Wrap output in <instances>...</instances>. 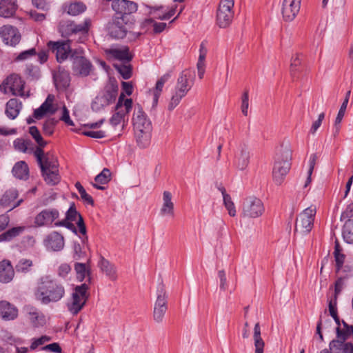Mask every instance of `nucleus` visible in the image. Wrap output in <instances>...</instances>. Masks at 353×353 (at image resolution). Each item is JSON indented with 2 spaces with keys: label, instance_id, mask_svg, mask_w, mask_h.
I'll use <instances>...</instances> for the list:
<instances>
[{
  "label": "nucleus",
  "instance_id": "f257e3e1",
  "mask_svg": "<svg viewBox=\"0 0 353 353\" xmlns=\"http://www.w3.org/2000/svg\"><path fill=\"white\" fill-rule=\"evenodd\" d=\"M34 295L37 301L47 305L60 301L65 295V289L62 284L50 276H43L38 279Z\"/></svg>",
  "mask_w": 353,
  "mask_h": 353
},
{
  "label": "nucleus",
  "instance_id": "f03ea898",
  "mask_svg": "<svg viewBox=\"0 0 353 353\" xmlns=\"http://www.w3.org/2000/svg\"><path fill=\"white\" fill-rule=\"evenodd\" d=\"M132 124L134 137L138 145L142 148L148 147L151 139L152 131V122L139 104L134 108Z\"/></svg>",
  "mask_w": 353,
  "mask_h": 353
},
{
  "label": "nucleus",
  "instance_id": "7ed1b4c3",
  "mask_svg": "<svg viewBox=\"0 0 353 353\" xmlns=\"http://www.w3.org/2000/svg\"><path fill=\"white\" fill-rule=\"evenodd\" d=\"M34 154L45 181L50 185L57 184L60 181V176L57 158L50 152L44 153L40 148L35 149Z\"/></svg>",
  "mask_w": 353,
  "mask_h": 353
},
{
  "label": "nucleus",
  "instance_id": "20e7f679",
  "mask_svg": "<svg viewBox=\"0 0 353 353\" xmlns=\"http://www.w3.org/2000/svg\"><path fill=\"white\" fill-rule=\"evenodd\" d=\"M194 85V78L188 70L181 72L168 105V110L172 111L186 96Z\"/></svg>",
  "mask_w": 353,
  "mask_h": 353
},
{
  "label": "nucleus",
  "instance_id": "39448f33",
  "mask_svg": "<svg viewBox=\"0 0 353 353\" xmlns=\"http://www.w3.org/2000/svg\"><path fill=\"white\" fill-rule=\"evenodd\" d=\"M292 152L285 148L277 154L272 170V177L276 185H281L290 169Z\"/></svg>",
  "mask_w": 353,
  "mask_h": 353
},
{
  "label": "nucleus",
  "instance_id": "423d86ee",
  "mask_svg": "<svg viewBox=\"0 0 353 353\" xmlns=\"http://www.w3.org/2000/svg\"><path fill=\"white\" fill-rule=\"evenodd\" d=\"M316 213L314 205H310L303 210L296 219L294 233L301 236L307 234L314 226Z\"/></svg>",
  "mask_w": 353,
  "mask_h": 353
},
{
  "label": "nucleus",
  "instance_id": "0eeeda50",
  "mask_svg": "<svg viewBox=\"0 0 353 353\" xmlns=\"http://www.w3.org/2000/svg\"><path fill=\"white\" fill-rule=\"evenodd\" d=\"M132 25L130 16H116L109 22L108 32L112 38L123 39L132 28Z\"/></svg>",
  "mask_w": 353,
  "mask_h": 353
},
{
  "label": "nucleus",
  "instance_id": "6e6552de",
  "mask_svg": "<svg viewBox=\"0 0 353 353\" xmlns=\"http://www.w3.org/2000/svg\"><path fill=\"white\" fill-rule=\"evenodd\" d=\"M157 299L154 305L153 319L157 323H162L168 310V295L165 285L159 283L157 288Z\"/></svg>",
  "mask_w": 353,
  "mask_h": 353
},
{
  "label": "nucleus",
  "instance_id": "1a4fd4ad",
  "mask_svg": "<svg viewBox=\"0 0 353 353\" xmlns=\"http://www.w3.org/2000/svg\"><path fill=\"white\" fill-rule=\"evenodd\" d=\"M265 207L262 201L255 196L244 199L242 204V216L245 218L256 219L262 216Z\"/></svg>",
  "mask_w": 353,
  "mask_h": 353
},
{
  "label": "nucleus",
  "instance_id": "9d476101",
  "mask_svg": "<svg viewBox=\"0 0 353 353\" xmlns=\"http://www.w3.org/2000/svg\"><path fill=\"white\" fill-rule=\"evenodd\" d=\"M118 88L114 85H109L95 97L92 103L91 108L94 112H99L105 107L113 103L117 96Z\"/></svg>",
  "mask_w": 353,
  "mask_h": 353
},
{
  "label": "nucleus",
  "instance_id": "9b49d317",
  "mask_svg": "<svg viewBox=\"0 0 353 353\" xmlns=\"http://www.w3.org/2000/svg\"><path fill=\"white\" fill-rule=\"evenodd\" d=\"M234 5V0H221L216 12V24L220 28H226L231 24Z\"/></svg>",
  "mask_w": 353,
  "mask_h": 353
},
{
  "label": "nucleus",
  "instance_id": "f8f14e48",
  "mask_svg": "<svg viewBox=\"0 0 353 353\" xmlns=\"http://www.w3.org/2000/svg\"><path fill=\"white\" fill-rule=\"evenodd\" d=\"M88 286L86 284H82L77 286L72 294L70 302L68 303V310L72 314H78L86 303Z\"/></svg>",
  "mask_w": 353,
  "mask_h": 353
},
{
  "label": "nucleus",
  "instance_id": "ddd939ff",
  "mask_svg": "<svg viewBox=\"0 0 353 353\" xmlns=\"http://www.w3.org/2000/svg\"><path fill=\"white\" fill-rule=\"evenodd\" d=\"M132 106V100L131 99H125V95L122 93L119 97L115 107L117 111L110 119V123L113 126L119 125L124 119L125 116L129 113Z\"/></svg>",
  "mask_w": 353,
  "mask_h": 353
},
{
  "label": "nucleus",
  "instance_id": "4468645a",
  "mask_svg": "<svg viewBox=\"0 0 353 353\" xmlns=\"http://www.w3.org/2000/svg\"><path fill=\"white\" fill-rule=\"evenodd\" d=\"M59 211L56 208H46L38 213L34 219L36 227H50L59 217Z\"/></svg>",
  "mask_w": 353,
  "mask_h": 353
},
{
  "label": "nucleus",
  "instance_id": "2eb2a0df",
  "mask_svg": "<svg viewBox=\"0 0 353 353\" xmlns=\"http://www.w3.org/2000/svg\"><path fill=\"white\" fill-rule=\"evenodd\" d=\"M72 70L74 74L81 77H87L90 74L92 65L83 56L74 52L72 55Z\"/></svg>",
  "mask_w": 353,
  "mask_h": 353
},
{
  "label": "nucleus",
  "instance_id": "dca6fc26",
  "mask_svg": "<svg viewBox=\"0 0 353 353\" xmlns=\"http://www.w3.org/2000/svg\"><path fill=\"white\" fill-rule=\"evenodd\" d=\"M301 0H283L282 14L286 21H292L296 17L301 8Z\"/></svg>",
  "mask_w": 353,
  "mask_h": 353
},
{
  "label": "nucleus",
  "instance_id": "f3484780",
  "mask_svg": "<svg viewBox=\"0 0 353 353\" xmlns=\"http://www.w3.org/2000/svg\"><path fill=\"white\" fill-rule=\"evenodd\" d=\"M70 42V40L57 42L50 41L48 43V46L55 53L58 62L61 63L68 58L69 53L71 52Z\"/></svg>",
  "mask_w": 353,
  "mask_h": 353
},
{
  "label": "nucleus",
  "instance_id": "a211bd4d",
  "mask_svg": "<svg viewBox=\"0 0 353 353\" xmlns=\"http://www.w3.org/2000/svg\"><path fill=\"white\" fill-rule=\"evenodd\" d=\"M0 36L3 42L12 46H16L21 39L18 30L12 26H3L0 28Z\"/></svg>",
  "mask_w": 353,
  "mask_h": 353
},
{
  "label": "nucleus",
  "instance_id": "6ab92c4d",
  "mask_svg": "<svg viewBox=\"0 0 353 353\" xmlns=\"http://www.w3.org/2000/svg\"><path fill=\"white\" fill-rule=\"evenodd\" d=\"M250 150L245 144H242L239 147V152L235 156L234 166L240 171L245 170L250 159Z\"/></svg>",
  "mask_w": 353,
  "mask_h": 353
},
{
  "label": "nucleus",
  "instance_id": "aec40b11",
  "mask_svg": "<svg viewBox=\"0 0 353 353\" xmlns=\"http://www.w3.org/2000/svg\"><path fill=\"white\" fill-rule=\"evenodd\" d=\"M18 196V191L15 188H11L7 190L0 199V205L4 208L8 209V211H11L14 208L19 206L22 202L23 199L16 201Z\"/></svg>",
  "mask_w": 353,
  "mask_h": 353
},
{
  "label": "nucleus",
  "instance_id": "412c9836",
  "mask_svg": "<svg viewBox=\"0 0 353 353\" xmlns=\"http://www.w3.org/2000/svg\"><path fill=\"white\" fill-rule=\"evenodd\" d=\"M5 84L13 95L25 96L23 92L24 82L19 75L15 74H11L6 79Z\"/></svg>",
  "mask_w": 353,
  "mask_h": 353
},
{
  "label": "nucleus",
  "instance_id": "4be33fe9",
  "mask_svg": "<svg viewBox=\"0 0 353 353\" xmlns=\"http://www.w3.org/2000/svg\"><path fill=\"white\" fill-rule=\"evenodd\" d=\"M112 8L117 14H121V16H130V14L137 10V6L135 3L128 0H113Z\"/></svg>",
  "mask_w": 353,
  "mask_h": 353
},
{
  "label": "nucleus",
  "instance_id": "5701e85b",
  "mask_svg": "<svg viewBox=\"0 0 353 353\" xmlns=\"http://www.w3.org/2000/svg\"><path fill=\"white\" fill-rule=\"evenodd\" d=\"M44 243L48 249L60 251L64 247V238L59 232H52L46 236Z\"/></svg>",
  "mask_w": 353,
  "mask_h": 353
},
{
  "label": "nucleus",
  "instance_id": "b1692460",
  "mask_svg": "<svg viewBox=\"0 0 353 353\" xmlns=\"http://www.w3.org/2000/svg\"><path fill=\"white\" fill-rule=\"evenodd\" d=\"M18 316L17 308L6 301H0V317L5 321H11Z\"/></svg>",
  "mask_w": 353,
  "mask_h": 353
},
{
  "label": "nucleus",
  "instance_id": "393cba45",
  "mask_svg": "<svg viewBox=\"0 0 353 353\" xmlns=\"http://www.w3.org/2000/svg\"><path fill=\"white\" fill-rule=\"evenodd\" d=\"M172 195L169 191H164L163 193V203L160 210L161 216H169L173 217L174 215V205L172 201Z\"/></svg>",
  "mask_w": 353,
  "mask_h": 353
},
{
  "label": "nucleus",
  "instance_id": "a878e982",
  "mask_svg": "<svg viewBox=\"0 0 353 353\" xmlns=\"http://www.w3.org/2000/svg\"><path fill=\"white\" fill-rule=\"evenodd\" d=\"M99 267L108 279L112 281L117 279V272L115 265L101 256L99 261Z\"/></svg>",
  "mask_w": 353,
  "mask_h": 353
},
{
  "label": "nucleus",
  "instance_id": "bb28decb",
  "mask_svg": "<svg viewBox=\"0 0 353 353\" xmlns=\"http://www.w3.org/2000/svg\"><path fill=\"white\" fill-rule=\"evenodd\" d=\"M14 276V271L10 261L3 260L0 262V282L8 283Z\"/></svg>",
  "mask_w": 353,
  "mask_h": 353
},
{
  "label": "nucleus",
  "instance_id": "cd10ccee",
  "mask_svg": "<svg viewBox=\"0 0 353 353\" xmlns=\"http://www.w3.org/2000/svg\"><path fill=\"white\" fill-rule=\"evenodd\" d=\"M27 313L28 319L34 327H42L46 324V319L45 316L37 309L28 307H27Z\"/></svg>",
  "mask_w": 353,
  "mask_h": 353
},
{
  "label": "nucleus",
  "instance_id": "c85d7f7f",
  "mask_svg": "<svg viewBox=\"0 0 353 353\" xmlns=\"http://www.w3.org/2000/svg\"><path fill=\"white\" fill-rule=\"evenodd\" d=\"M17 0H1L0 17L9 18L12 17L17 9Z\"/></svg>",
  "mask_w": 353,
  "mask_h": 353
},
{
  "label": "nucleus",
  "instance_id": "c756f323",
  "mask_svg": "<svg viewBox=\"0 0 353 353\" xmlns=\"http://www.w3.org/2000/svg\"><path fill=\"white\" fill-rule=\"evenodd\" d=\"M111 179V172L109 169L103 168V170L94 178V183H92L94 188L97 190H103L105 187L102 185L108 183Z\"/></svg>",
  "mask_w": 353,
  "mask_h": 353
},
{
  "label": "nucleus",
  "instance_id": "7c9ffc66",
  "mask_svg": "<svg viewBox=\"0 0 353 353\" xmlns=\"http://www.w3.org/2000/svg\"><path fill=\"white\" fill-rule=\"evenodd\" d=\"M254 353H263L265 342L261 337V330L259 322L256 323L253 330Z\"/></svg>",
  "mask_w": 353,
  "mask_h": 353
},
{
  "label": "nucleus",
  "instance_id": "2f4dec72",
  "mask_svg": "<svg viewBox=\"0 0 353 353\" xmlns=\"http://www.w3.org/2000/svg\"><path fill=\"white\" fill-rule=\"evenodd\" d=\"M12 172L17 179L26 180L29 176V168L26 163L21 161L15 163Z\"/></svg>",
  "mask_w": 353,
  "mask_h": 353
},
{
  "label": "nucleus",
  "instance_id": "473e14b6",
  "mask_svg": "<svg viewBox=\"0 0 353 353\" xmlns=\"http://www.w3.org/2000/svg\"><path fill=\"white\" fill-rule=\"evenodd\" d=\"M21 103L17 99H10L6 107V114L11 119H14L19 114Z\"/></svg>",
  "mask_w": 353,
  "mask_h": 353
},
{
  "label": "nucleus",
  "instance_id": "72a5a7b5",
  "mask_svg": "<svg viewBox=\"0 0 353 353\" xmlns=\"http://www.w3.org/2000/svg\"><path fill=\"white\" fill-rule=\"evenodd\" d=\"M91 26V20L88 18L85 19L83 23L77 24L73 21V34H81L79 42H83L88 34Z\"/></svg>",
  "mask_w": 353,
  "mask_h": 353
},
{
  "label": "nucleus",
  "instance_id": "f704fd0d",
  "mask_svg": "<svg viewBox=\"0 0 353 353\" xmlns=\"http://www.w3.org/2000/svg\"><path fill=\"white\" fill-rule=\"evenodd\" d=\"M54 80L57 87L66 88L70 85V77L68 72L64 70H59L54 74Z\"/></svg>",
  "mask_w": 353,
  "mask_h": 353
},
{
  "label": "nucleus",
  "instance_id": "c9c22d12",
  "mask_svg": "<svg viewBox=\"0 0 353 353\" xmlns=\"http://www.w3.org/2000/svg\"><path fill=\"white\" fill-rule=\"evenodd\" d=\"M170 74L166 73L163 74L157 82L155 88L153 90V107H155L158 103L159 97L162 92L163 85L165 82L170 78Z\"/></svg>",
  "mask_w": 353,
  "mask_h": 353
},
{
  "label": "nucleus",
  "instance_id": "e433bc0d",
  "mask_svg": "<svg viewBox=\"0 0 353 353\" xmlns=\"http://www.w3.org/2000/svg\"><path fill=\"white\" fill-rule=\"evenodd\" d=\"M108 55L121 61H129L131 59V56L129 54L128 49H118L112 48L105 50Z\"/></svg>",
  "mask_w": 353,
  "mask_h": 353
},
{
  "label": "nucleus",
  "instance_id": "4c0bfd02",
  "mask_svg": "<svg viewBox=\"0 0 353 353\" xmlns=\"http://www.w3.org/2000/svg\"><path fill=\"white\" fill-rule=\"evenodd\" d=\"M64 10L68 14L76 16L83 12L86 10V6L81 2H73L65 5Z\"/></svg>",
  "mask_w": 353,
  "mask_h": 353
},
{
  "label": "nucleus",
  "instance_id": "58836bf2",
  "mask_svg": "<svg viewBox=\"0 0 353 353\" xmlns=\"http://www.w3.org/2000/svg\"><path fill=\"white\" fill-rule=\"evenodd\" d=\"M343 238L347 243H353V220L348 219L345 221L343 228Z\"/></svg>",
  "mask_w": 353,
  "mask_h": 353
},
{
  "label": "nucleus",
  "instance_id": "ea45409f",
  "mask_svg": "<svg viewBox=\"0 0 353 353\" xmlns=\"http://www.w3.org/2000/svg\"><path fill=\"white\" fill-rule=\"evenodd\" d=\"M24 230L23 227H14L0 234V241H8L19 236Z\"/></svg>",
  "mask_w": 353,
  "mask_h": 353
},
{
  "label": "nucleus",
  "instance_id": "a19ab883",
  "mask_svg": "<svg viewBox=\"0 0 353 353\" xmlns=\"http://www.w3.org/2000/svg\"><path fill=\"white\" fill-rule=\"evenodd\" d=\"M148 8L150 9V10H149L150 14L152 15L154 17V18L160 19V20L169 19L171 17H172L174 14V13L176 12V7H174V8H172L168 12L163 13L162 15H155V12L159 10H161L163 8V7L162 6H159V7L148 6Z\"/></svg>",
  "mask_w": 353,
  "mask_h": 353
},
{
  "label": "nucleus",
  "instance_id": "79ce46f5",
  "mask_svg": "<svg viewBox=\"0 0 353 353\" xmlns=\"http://www.w3.org/2000/svg\"><path fill=\"white\" fill-rule=\"evenodd\" d=\"M73 21H61L59 23V30L63 37H69L73 34Z\"/></svg>",
  "mask_w": 353,
  "mask_h": 353
},
{
  "label": "nucleus",
  "instance_id": "37998d69",
  "mask_svg": "<svg viewBox=\"0 0 353 353\" xmlns=\"http://www.w3.org/2000/svg\"><path fill=\"white\" fill-rule=\"evenodd\" d=\"M29 133L38 144V147H37L36 149L40 148L41 150H43V148L46 145L47 142L43 139L38 128L36 126L30 127Z\"/></svg>",
  "mask_w": 353,
  "mask_h": 353
},
{
  "label": "nucleus",
  "instance_id": "c03bdc74",
  "mask_svg": "<svg viewBox=\"0 0 353 353\" xmlns=\"http://www.w3.org/2000/svg\"><path fill=\"white\" fill-rule=\"evenodd\" d=\"M222 194L223 198V203L225 207L228 211V214L231 216H235L236 212L234 204L232 201L230 196L225 192V190L224 189L222 190Z\"/></svg>",
  "mask_w": 353,
  "mask_h": 353
},
{
  "label": "nucleus",
  "instance_id": "a18cd8bd",
  "mask_svg": "<svg viewBox=\"0 0 353 353\" xmlns=\"http://www.w3.org/2000/svg\"><path fill=\"white\" fill-rule=\"evenodd\" d=\"M54 100V96L52 94H49L46 101L41 104L42 108L45 110V111L49 114H53L57 111V108L54 105L53 102Z\"/></svg>",
  "mask_w": 353,
  "mask_h": 353
},
{
  "label": "nucleus",
  "instance_id": "49530a36",
  "mask_svg": "<svg viewBox=\"0 0 353 353\" xmlns=\"http://www.w3.org/2000/svg\"><path fill=\"white\" fill-rule=\"evenodd\" d=\"M32 266V261L30 259H21L15 266L16 271L21 273H27Z\"/></svg>",
  "mask_w": 353,
  "mask_h": 353
},
{
  "label": "nucleus",
  "instance_id": "de8ad7c7",
  "mask_svg": "<svg viewBox=\"0 0 353 353\" xmlns=\"http://www.w3.org/2000/svg\"><path fill=\"white\" fill-rule=\"evenodd\" d=\"M116 70L121 74L124 79H128L132 76V68L130 65H125L123 63L114 64Z\"/></svg>",
  "mask_w": 353,
  "mask_h": 353
},
{
  "label": "nucleus",
  "instance_id": "09e8293b",
  "mask_svg": "<svg viewBox=\"0 0 353 353\" xmlns=\"http://www.w3.org/2000/svg\"><path fill=\"white\" fill-rule=\"evenodd\" d=\"M74 270L77 272L78 279L81 281H83L87 275L90 274V270L88 268L85 263H76L74 265Z\"/></svg>",
  "mask_w": 353,
  "mask_h": 353
},
{
  "label": "nucleus",
  "instance_id": "8fccbe9b",
  "mask_svg": "<svg viewBox=\"0 0 353 353\" xmlns=\"http://www.w3.org/2000/svg\"><path fill=\"white\" fill-rule=\"evenodd\" d=\"M143 24L144 26H148V25H150V24L152 25V26L154 28V32L155 33H160V32H163L167 26L165 23L155 22L153 19H145Z\"/></svg>",
  "mask_w": 353,
  "mask_h": 353
},
{
  "label": "nucleus",
  "instance_id": "3c124183",
  "mask_svg": "<svg viewBox=\"0 0 353 353\" xmlns=\"http://www.w3.org/2000/svg\"><path fill=\"white\" fill-rule=\"evenodd\" d=\"M316 160H317V156L316 154H312L310 157L309 169L307 171V180H306L304 187H307L311 182V176L312 174L314 168L315 167Z\"/></svg>",
  "mask_w": 353,
  "mask_h": 353
},
{
  "label": "nucleus",
  "instance_id": "603ef678",
  "mask_svg": "<svg viewBox=\"0 0 353 353\" xmlns=\"http://www.w3.org/2000/svg\"><path fill=\"white\" fill-rule=\"evenodd\" d=\"M57 123V120L54 118L46 120L43 125V131L46 134L51 135L54 132V128Z\"/></svg>",
  "mask_w": 353,
  "mask_h": 353
},
{
  "label": "nucleus",
  "instance_id": "864d4df0",
  "mask_svg": "<svg viewBox=\"0 0 353 353\" xmlns=\"http://www.w3.org/2000/svg\"><path fill=\"white\" fill-rule=\"evenodd\" d=\"M347 100H344L343 103L341 105V108L339 109V111L338 112V114H337L336 120H335L334 125L336 128V132H338L339 130V124L341 123V122L344 117V114H345V110L347 108Z\"/></svg>",
  "mask_w": 353,
  "mask_h": 353
},
{
  "label": "nucleus",
  "instance_id": "5fc2aeb1",
  "mask_svg": "<svg viewBox=\"0 0 353 353\" xmlns=\"http://www.w3.org/2000/svg\"><path fill=\"white\" fill-rule=\"evenodd\" d=\"M81 214L77 211L76 207L74 203H72L66 212L65 218L64 220L74 221Z\"/></svg>",
  "mask_w": 353,
  "mask_h": 353
},
{
  "label": "nucleus",
  "instance_id": "6e6d98bb",
  "mask_svg": "<svg viewBox=\"0 0 353 353\" xmlns=\"http://www.w3.org/2000/svg\"><path fill=\"white\" fill-rule=\"evenodd\" d=\"M50 340L51 338L46 335L42 336L38 339H32L30 349L34 350L40 345H43L44 343L50 341Z\"/></svg>",
  "mask_w": 353,
  "mask_h": 353
},
{
  "label": "nucleus",
  "instance_id": "4d7b16f0",
  "mask_svg": "<svg viewBox=\"0 0 353 353\" xmlns=\"http://www.w3.org/2000/svg\"><path fill=\"white\" fill-rule=\"evenodd\" d=\"M85 255V252L82 250L80 243L74 242L73 244V259L79 260Z\"/></svg>",
  "mask_w": 353,
  "mask_h": 353
},
{
  "label": "nucleus",
  "instance_id": "13d9d810",
  "mask_svg": "<svg viewBox=\"0 0 353 353\" xmlns=\"http://www.w3.org/2000/svg\"><path fill=\"white\" fill-rule=\"evenodd\" d=\"M29 142L21 139H17L14 141V148L19 151L26 152Z\"/></svg>",
  "mask_w": 353,
  "mask_h": 353
},
{
  "label": "nucleus",
  "instance_id": "bf43d9fd",
  "mask_svg": "<svg viewBox=\"0 0 353 353\" xmlns=\"http://www.w3.org/2000/svg\"><path fill=\"white\" fill-rule=\"evenodd\" d=\"M72 221H67V220H61V221H57L54 223V226L56 227H65L66 228L73 231L74 232L77 233V230L74 226V225L72 223Z\"/></svg>",
  "mask_w": 353,
  "mask_h": 353
},
{
  "label": "nucleus",
  "instance_id": "052dcab7",
  "mask_svg": "<svg viewBox=\"0 0 353 353\" xmlns=\"http://www.w3.org/2000/svg\"><path fill=\"white\" fill-rule=\"evenodd\" d=\"M37 54V51L35 48H31L28 50H25L21 52L18 57H17V61H23L31 57L35 56Z\"/></svg>",
  "mask_w": 353,
  "mask_h": 353
},
{
  "label": "nucleus",
  "instance_id": "680f3d73",
  "mask_svg": "<svg viewBox=\"0 0 353 353\" xmlns=\"http://www.w3.org/2000/svg\"><path fill=\"white\" fill-rule=\"evenodd\" d=\"M248 108H249L248 92L245 91L243 94V96H242V103H241V111H242V113L245 116L248 115Z\"/></svg>",
  "mask_w": 353,
  "mask_h": 353
},
{
  "label": "nucleus",
  "instance_id": "e2e57ef3",
  "mask_svg": "<svg viewBox=\"0 0 353 353\" xmlns=\"http://www.w3.org/2000/svg\"><path fill=\"white\" fill-rule=\"evenodd\" d=\"M77 219V225L79 228V232L85 236L84 239L82 240L83 243H85V241L88 239V236H86V228L82 216L80 215Z\"/></svg>",
  "mask_w": 353,
  "mask_h": 353
},
{
  "label": "nucleus",
  "instance_id": "0e129e2a",
  "mask_svg": "<svg viewBox=\"0 0 353 353\" xmlns=\"http://www.w3.org/2000/svg\"><path fill=\"white\" fill-rule=\"evenodd\" d=\"M60 119L64 121L68 125L73 126L74 125V122L70 119L69 111L65 105L63 107L62 116Z\"/></svg>",
  "mask_w": 353,
  "mask_h": 353
},
{
  "label": "nucleus",
  "instance_id": "69168bd1",
  "mask_svg": "<svg viewBox=\"0 0 353 353\" xmlns=\"http://www.w3.org/2000/svg\"><path fill=\"white\" fill-rule=\"evenodd\" d=\"M83 134L92 138L95 139H101L105 137V132L103 130H98V131H85L83 132Z\"/></svg>",
  "mask_w": 353,
  "mask_h": 353
},
{
  "label": "nucleus",
  "instance_id": "338daca9",
  "mask_svg": "<svg viewBox=\"0 0 353 353\" xmlns=\"http://www.w3.org/2000/svg\"><path fill=\"white\" fill-rule=\"evenodd\" d=\"M218 276L220 280V289L225 291L227 288V278L224 270H219L218 272Z\"/></svg>",
  "mask_w": 353,
  "mask_h": 353
},
{
  "label": "nucleus",
  "instance_id": "774afa93",
  "mask_svg": "<svg viewBox=\"0 0 353 353\" xmlns=\"http://www.w3.org/2000/svg\"><path fill=\"white\" fill-rule=\"evenodd\" d=\"M70 271V266L67 263H63L59 267L58 274L59 276L65 278Z\"/></svg>",
  "mask_w": 353,
  "mask_h": 353
}]
</instances>
